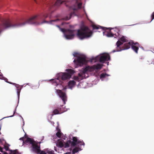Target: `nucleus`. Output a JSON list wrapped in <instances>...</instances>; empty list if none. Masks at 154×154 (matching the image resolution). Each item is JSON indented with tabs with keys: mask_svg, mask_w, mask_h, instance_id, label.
I'll use <instances>...</instances> for the list:
<instances>
[{
	"mask_svg": "<svg viewBox=\"0 0 154 154\" xmlns=\"http://www.w3.org/2000/svg\"><path fill=\"white\" fill-rule=\"evenodd\" d=\"M48 13H44L40 15H37L34 16L24 22L22 23H19L11 21L9 20H5L2 22L0 24V27L2 29H7L10 28H17L22 26L26 24H32L35 25H39L45 23H49L52 24V22H57L60 20L59 19L51 20L49 21L45 20L42 22H38L40 20H45L48 17Z\"/></svg>",
	"mask_w": 154,
	"mask_h": 154,
	"instance_id": "obj_1",
	"label": "nucleus"
},
{
	"mask_svg": "<svg viewBox=\"0 0 154 154\" xmlns=\"http://www.w3.org/2000/svg\"><path fill=\"white\" fill-rule=\"evenodd\" d=\"M92 34V32L88 27L84 26L81 29L78 30L77 35L79 38L83 39L90 37Z\"/></svg>",
	"mask_w": 154,
	"mask_h": 154,
	"instance_id": "obj_2",
	"label": "nucleus"
},
{
	"mask_svg": "<svg viewBox=\"0 0 154 154\" xmlns=\"http://www.w3.org/2000/svg\"><path fill=\"white\" fill-rule=\"evenodd\" d=\"M92 27L93 28V29H101L103 30H105L109 29V32H108L107 34V36L108 37H112L114 35L115 36V38H116V37L119 36V34L118 32L119 31V30L117 29H115V30H114L115 31H116L117 32V33H114L113 32V31H111V29L109 28H107L106 27H101L100 26L96 25L94 24H92Z\"/></svg>",
	"mask_w": 154,
	"mask_h": 154,
	"instance_id": "obj_3",
	"label": "nucleus"
},
{
	"mask_svg": "<svg viewBox=\"0 0 154 154\" xmlns=\"http://www.w3.org/2000/svg\"><path fill=\"white\" fill-rule=\"evenodd\" d=\"M133 42H130L128 43L124 44L122 48L120 46L123 44V43L119 40H118L116 43V49L112 51L113 52L121 51L123 50H127L129 49L131 46Z\"/></svg>",
	"mask_w": 154,
	"mask_h": 154,
	"instance_id": "obj_4",
	"label": "nucleus"
},
{
	"mask_svg": "<svg viewBox=\"0 0 154 154\" xmlns=\"http://www.w3.org/2000/svg\"><path fill=\"white\" fill-rule=\"evenodd\" d=\"M60 30L62 32L65 33V35L66 38L67 39H72L74 36V32L75 30H72L69 29H65L61 28L59 25H56Z\"/></svg>",
	"mask_w": 154,
	"mask_h": 154,
	"instance_id": "obj_5",
	"label": "nucleus"
},
{
	"mask_svg": "<svg viewBox=\"0 0 154 154\" xmlns=\"http://www.w3.org/2000/svg\"><path fill=\"white\" fill-rule=\"evenodd\" d=\"M66 71L68 73H60L58 74L57 79H61L62 80H64L70 79L71 76V75L74 73V71L70 69H67Z\"/></svg>",
	"mask_w": 154,
	"mask_h": 154,
	"instance_id": "obj_6",
	"label": "nucleus"
},
{
	"mask_svg": "<svg viewBox=\"0 0 154 154\" xmlns=\"http://www.w3.org/2000/svg\"><path fill=\"white\" fill-rule=\"evenodd\" d=\"M110 58V56L108 54H104L95 58L94 62L99 61L101 63H104L105 61L109 60Z\"/></svg>",
	"mask_w": 154,
	"mask_h": 154,
	"instance_id": "obj_7",
	"label": "nucleus"
},
{
	"mask_svg": "<svg viewBox=\"0 0 154 154\" xmlns=\"http://www.w3.org/2000/svg\"><path fill=\"white\" fill-rule=\"evenodd\" d=\"M73 62L77 66H81L86 63V58L85 57H79L77 60H74Z\"/></svg>",
	"mask_w": 154,
	"mask_h": 154,
	"instance_id": "obj_8",
	"label": "nucleus"
},
{
	"mask_svg": "<svg viewBox=\"0 0 154 154\" xmlns=\"http://www.w3.org/2000/svg\"><path fill=\"white\" fill-rule=\"evenodd\" d=\"M72 141L71 140L69 141V143H71V146H75L77 144H80V145H83L84 146L85 143L82 140L81 141L78 140L76 137H72Z\"/></svg>",
	"mask_w": 154,
	"mask_h": 154,
	"instance_id": "obj_9",
	"label": "nucleus"
},
{
	"mask_svg": "<svg viewBox=\"0 0 154 154\" xmlns=\"http://www.w3.org/2000/svg\"><path fill=\"white\" fill-rule=\"evenodd\" d=\"M82 3L79 0H76L75 4L73 5L72 9L74 11H77L82 8Z\"/></svg>",
	"mask_w": 154,
	"mask_h": 154,
	"instance_id": "obj_10",
	"label": "nucleus"
},
{
	"mask_svg": "<svg viewBox=\"0 0 154 154\" xmlns=\"http://www.w3.org/2000/svg\"><path fill=\"white\" fill-rule=\"evenodd\" d=\"M57 92L59 97L63 101L64 104H65L66 103V94L60 90H57Z\"/></svg>",
	"mask_w": 154,
	"mask_h": 154,
	"instance_id": "obj_11",
	"label": "nucleus"
},
{
	"mask_svg": "<svg viewBox=\"0 0 154 154\" xmlns=\"http://www.w3.org/2000/svg\"><path fill=\"white\" fill-rule=\"evenodd\" d=\"M92 71L91 69V67L90 66H88L85 68L83 70L79 73V75L81 76H83L84 77L85 75V74L88 71Z\"/></svg>",
	"mask_w": 154,
	"mask_h": 154,
	"instance_id": "obj_12",
	"label": "nucleus"
},
{
	"mask_svg": "<svg viewBox=\"0 0 154 154\" xmlns=\"http://www.w3.org/2000/svg\"><path fill=\"white\" fill-rule=\"evenodd\" d=\"M32 151L37 153H39L40 152L41 150L40 146H39L37 144L35 143H33V144H32Z\"/></svg>",
	"mask_w": 154,
	"mask_h": 154,
	"instance_id": "obj_13",
	"label": "nucleus"
},
{
	"mask_svg": "<svg viewBox=\"0 0 154 154\" xmlns=\"http://www.w3.org/2000/svg\"><path fill=\"white\" fill-rule=\"evenodd\" d=\"M140 47V45L138 42H132L131 46V48L136 54L138 53V50Z\"/></svg>",
	"mask_w": 154,
	"mask_h": 154,
	"instance_id": "obj_14",
	"label": "nucleus"
},
{
	"mask_svg": "<svg viewBox=\"0 0 154 154\" xmlns=\"http://www.w3.org/2000/svg\"><path fill=\"white\" fill-rule=\"evenodd\" d=\"M103 65L102 64H97L91 66L92 70L95 69H100L102 67Z\"/></svg>",
	"mask_w": 154,
	"mask_h": 154,
	"instance_id": "obj_15",
	"label": "nucleus"
},
{
	"mask_svg": "<svg viewBox=\"0 0 154 154\" xmlns=\"http://www.w3.org/2000/svg\"><path fill=\"white\" fill-rule=\"evenodd\" d=\"M26 137V139L24 141V143H27L29 142L30 144H33V143H35V141L33 139H32L30 138L27 137Z\"/></svg>",
	"mask_w": 154,
	"mask_h": 154,
	"instance_id": "obj_16",
	"label": "nucleus"
},
{
	"mask_svg": "<svg viewBox=\"0 0 154 154\" xmlns=\"http://www.w3.org/2000/svg\"><path fill=\"white\" fill-rule=\"evenodd\" d=\"M76 82L74 80L70 81L68 83V86L70 88H72L75 85Z\"/></svg>",
	"mask_w": 154,
	"mask_h": 154,
	"instance_id": "obj_17",
	"label": "nucleus"
},
{
	"mask_svg": "<svg viewBox=\"0 0 154 154\" xmlns=\"http://www.w3.org/2000/svg\"><path fill=\"white\" fill-rule=\"evenodd\" d=\"M82 150V149L79 146H76L75 147L74 149L72 150V153L73 154H75V153H77L79 151H80Z\"/></svg>",
	"mask_w": 154,
	"mask_h": 154,
	"instance_id": "obj_18",
	"label": "nucleus"
},
{
	"mask_svg": "<svg viewBox=\"0 0 154 154\" xmlns=\"http://www.w3.org/2000/svg\"><path fill=\"white\" fill-rule=\"evenodd\" d=\"M84 77L83 76H79V75L78 76H73V79L78 82H79L80 81L82 80Z\"/></svg>",
	"mask_w": 154,
	"mask_h": 154,
	"instance_id": "obj_19",
	"label": "nucleus"
},
{
	"mask_svg": "<svg viewBox=\"0 0 154 154\" xmlns=\"http://www.w3.org/2000/svg\"><path fill=\"white\" fill-rule=\"evenodd\" d=\"M0 79L4 80L6 82L11 84V83H13L11 82L8 81V79L6 78L3 76V74L2 73L0 74Z\"/></svg>",
	"mask_w": 154,
	"mask_h": 154,
	"instance_id": "obj_20",
	"label": "nucleus"
},
{
	"mask_svg": "<svg viewBox=\"0 0 154 154\" xmlns=\"http://www.w3.org/2000/svg\"><path fill=\"white\" fill-rule=\"evenodd\" d=\"M11 84L14 85L17 88V90H19H19H21L22 87V86H21L18 84H16L14 83H11Z\"/></svg>",
	"mask_w": 154,
	"mask_h": 154,
	"instance_id": "obj_21",
	"label": "nucleus"
},
{
	"mask_svg": "<svg viewBox=\"0 0 154 154\" xmlns=\"http://www.w3.org/2000/svg\"><path fill=\"white\" fill-rule=\"evenodd\" d=\"M120 42H122V43L125 42L127 41V40L126 38V37L123 36L120 38Z\"/></svg>",
	"mask_w": 154,
	"mask_h": 154,
	"instance_id": "obj_22",
	"label": "nucleus"
},
{
	"mask_svg": "<svg viewBox=\"0 0 154 154\" xmlns=\"http://www.w3.org/2000/svg\"><path fill=\"white\" fill-rule=\"evenodd\" d=\"M109 75L106 74V73H103L101 74L100 75V78H104L106 76H109Z\"/></svg>",
	"mask_w": 154,
	"mask_h": 154,
	"instance_id": "obj_23",
	"label": "nucleus"
},
{
	"mask_svg": "<svg viewBox=\"0 0 154 154\" xmlns=\"http://www.w3.org/2000/svg\"><path fill=\"white\" fill-rule=\"evenodd\" d=\"M75 14V13H74V12H72L70 14V15H69V17H65V18L64 19L65 20H69L71 18V16L73 14Z\"/></svg>",
	"mask_w": 154,
	"mask_h": 154,
	"instance_id": "obj_24",
	"label": "nucleus"
},
{
	"mask_svg": "<svg viewBox=\"0 0 154 154\" xmlns=\"http://www.w3.org/2000/svg\"><path fill=\"white\" fill-rule=\"evenodd\" d=\"M45 151L48 154H54L53 150H50L48 149H45Z\"/></svg>",
	"mask_w": 154,
	"mask_h": 154,
	"instance_id": "obj_25",
	"label": "nucleus"
},
{
	"mask_svg": "<svg viewBox=\"0 0 154 154\" xmlns=\"http://www.w3.org/2000/svg\"><path fill=\"white\" fill-rule=\"evenodd\" d=\"M10 146V145L9 144L7 143H6V144L4 146V148L6 151H8L9 150V146Z\"/></svg>",
	"mask_w": 154,
	"mask_h": 154,
	"instance_id": "obj_26",
	"label": "nucleus"
},
{
	"mask_svg": "<svg viewBox=\"0 0 154 154\" xmlns=\"http://www.w3.org/2000/svg\"><path fill=\"white\" fill-rule=\"evenodd\" d=\"M11 154H18V152L17 150H10Z\"/></svg>",
	"mask_w": 154,
	"mask_h": 154,
	"instance_id": "obj_27",
	"label": "nucleus"
},
{
	"mask_svg": "<svg viewBox=\"0 0 154 154\" xmlns=\"http://www.w3.org/2000/svg\"><path fill=\"white\" fill-rule=\"evenodd\" d=\"M58 145L60 147H64V144L62 141H59L58 143Z\"/></svg>",
	"mask_w": 154,
	"mask_h": 154,
	"instance_id": "obj_28",
	"label": "nucleus"
},
{
	"mask_svg": "<svg viewBox=\"0 0 154 154\" xmlns=\"http://www.w3.org/2000/svg\"><path fill=\"white\" fill-rule=\"evenodd\" d=\"M53 113L54 115L60 113L58 109H55L53 111Z\"/></svg>",
	"mask_w": 154,
	"mask_h": 154,
	"instance_id": "obj_29",
	"label": "nucleus"
},
{
	"mask_svg": "<svg viewBox=\"0 0 154 154\" xmlns=\"http://www.w3.org/2000/svg\"><path fill=\"white\" fill-rule=\"evenodd\" d=\"M71 143H69V141L67 142L66 143H65V144H64V147L65 148H68L69 147V144Z\"/></svg>",
	"mask_w": 154,
	"mask_h": 154,
	"instance_id": "obj_30",
	"label": "nucleus"
},
{
	"mask_svg": "<svg viewBox=\"0 0 154 154\" xmlns=\"http://www.w3.org/2000/svg\"><path fill=\"white\" fill-rule=\"evenodd\" d=\"M26 137H27V135L25 134L24 136V137L20 138V140H22L23 141V143H24V142L25 141L24 140V139L25 138H26Z\"/></svg>",
	"mask_w": 154,
	"mask_h": 154,
	"instance_id": "obj_31",
	"label": "nucleus"
},
{
	"mask_svg": "<svg viewBox=\"0 0 154 154\" xmlns=\"http://www.w3.org/2000/svg\"><path fill=\"white\" fill-rule=\"evenodd\" d=\"M57 109H58V110L59 111V112L61 113L63 112L62 110V108H61L60 107H58L57 108Z\"/></svg>",
	"mask_w": 154,
	"mask_h": 154,
	"instance_id": "obj_32",
	"label": "nucleus"
},
{
	"mask_svg": "<svg viewBox=\"0 0 154 154\" xmlns=\"http://www.w3.org/2000/svg\"><path fill=\"white\" fill-rule=\"evenodd\" d=\"M56 136L59 138H60L61 136V134L59 132H58L56 134Z\"/></svg>",
	"mask_w": 154,
	"mask_h": 154,
	"instance_id": "obj_33",
	"label": "nucleus"
},
{
	"mask_svg": "<svg viewBox=\"0 0 154 154\" xmlns=\"http://www.w3.org/2000/svg\"><path fill=\"white\" fill-rule=\"evenodd\" d=\"M21 90H17V94L18 98H19L20 94V92Z\"/></svg>",
	"mask_w": 154,
	"mask_h": 154,
	"instance_id": "obj_34",
	"label": "nucleus"
},
{
	"mask_svg": "<svg viewBox=\"0 0 154 154\" xmlns=\"http://www.w3.org/2000/svg\"><path fill=\"white\" fill-rule=\"evenodd\" d=\"M151 18H152V20H151V21H152V20L154 19V12H153L152 13V14L151 15Z\"/></svg>",
	"mask_w": 154,
	"mask_h": 154,
	"instance_id": "obj_35",
	"label": "nucleus"
},
{
	"mask_svg": "<svg viewBox=\"0 0 154 154\" xmlns=\"http://www.w3.org/2000/svg\"><path fill=\"white\" fill-rule=\"evenodd\" d=\"M40 154H47V153L45 151H42L41 152Z\"/></svg>",
	"mask_w": 154,
	"mask_h": 154,
	"instance_id": "obj_36",
	"label": "nucleus"
},
{
	"mask_svg": "<svg viewBox=\"0 0 154 154\" xmlns=\"http://www.w3.org/2000/svg\"><path fill=\"white\" fill-rule=\"evenodd\" d=\"M0 151L2 152H4L3 151L2 148L0 146Z\"/></svg>",
	"mask_w": 154,
	"mask_h": 154,
	"instance_id": "obj_37",
	"label": "nucleus"
},
{
	"mask_svg": "<svg viewBox=\"0 0 154 154\" xmlns=\"http://www.w3.org/2000/svg\"><path fill=\"white\" fill-rule=\"evenodd\" d=\"M115 30V29H113V30L114 32H113L114 33H117V32H116V31H114V30Z\"/></svg>",
	"mask_w": 154,
	"mask_h": 154,
	"instance_id": "obj_38",
	"label": "nucleus"
},
{
	"mask_svg": "<svg viewBox=\"0 0 154 154\" xmlns=\"http://www.w3.org/2000/svg\"><path fill=\"white\" fill-rule=\"evenodd\" d=\"M64 154H70V152H67Z\"/></svg>",
	"mask_w": 154,
	"mask_h": 154,
	"instance_id": "obj_39",
	"label": "nucleus"
},
{
	"mask_svg": "<svg viewBox=\"0 0 154 154\" xmlns=\"http://www.w3.org/2000/svg\"><path fill=\"white\" fill-rule=\"evenodd\" d=\"M3 153L4 154H8L7 152H3Z\"/></svg>",
	"mask_w": 154,
	"mask_h": 154,
	"instance_id": "obj_40",
	"label": "nucleus"
},
{
	"mask_svg": "<svg viewBox=\"0 0 154 154\" xmlns=\"http://www.w3.org/2000/svg\"><path fill=\"white\" fill-rule=\"evenodd\" d=\"M34 0V1H35V2H36V0Z\"/></svg>",
	"mask_w": 154,
	"mask_h": 154,
	"instance_id": "obj_41",
	"label": "nucleus"
},
{
	"mask_svg": "<svg viewBox=\"0 0 154 154\" xmlns=\"http://www.w3.org/2000/svg\"><path fill=\"white\" fill-rule=\"evenodd\" d=\"M0 73H1V70H0Z\"/></svg>",
	"mask_w": 154,
	"mask_h": 154,
	"instance_id": "obj_42",
	"label": "nucleus"
},
{
	"mask_svg": "<svg viewBox=\"0 0 154 154\" xmlns=\"http://www.w3.org/2000/svg\"><path fill=\"white\" fill-rule=\"evenodd\" d=\"M74 56L75 57V55L74 54Z\"/></svg>",
	"mask_w": 154,
	"mask_h": 154,
	"instance_id": "obj_43",
	"label": "nucleus"
},
{
	"mask_svg": "<svg viewBox=\"0 0 154 154\" xmlns=\"http://www.w3.org/2000/svg\"><path fill=\"white\" fill-rule=\"evenodd\" d=\"M0 154H1V153H0Z\"/></svg>",
	"mask_w": 154,
	"mask_h": 154,
	"instance_id": "obj_44",
	"label": "nucleus"
}]
</instances>
